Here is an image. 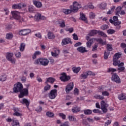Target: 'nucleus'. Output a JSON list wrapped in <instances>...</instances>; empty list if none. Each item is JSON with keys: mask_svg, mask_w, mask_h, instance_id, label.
Here are the masks:
<instances>
[{"mask_svg": "<svg viewBox=\"0 0 126 126\" xmlns=\"http://www.w3.org/2000/svg\"><path fill=\"white\" fill-rule=\"evenodd\" d=\"M122 57V54L120 53H116L114 57L113 60V65L115 66H118V70H120V71H124L125 69H126V67L124 66L125 65V63L124 62H121L119 59Z\"/></svg>", "mask_w": 126, "mask_h": 126, "instance_id": "1", "label": "nucleus"}, {"mask_svg": "<svg viewBox=\"0 0 126 126\" xmlns=\"http://www.w3.org/2000/svg\"><path fill=\"white\" fill-rule=\"evenodd\" d=\"M70 9H63V12L64 13V14H70L71 12H77L78 11V9L79 8H81V5L77 1H74L73 2V6L70 5Z\"/></svg>", "mask_w": 126, "mask_h": 126, "instance_id": "2", "label": "nucleus"}, {"mask_svg": "<svg viewBox=\"0 0 126 126\" xmlns=\"http://www.w3.org/2000/svg\"><path fill=\"white\" fill-rule=\"evenodd\" d=\"M23 89V85L21 83L18 82L14 85L13 91L14 93H18V92L20 93Z\"/></svg>", "mask_w": 126, "mask_h": 126, "instance_id": "3", "label": "nucleus"}, {"mask_svg": "<svg viewBox=\"0 0 126 126\" xmlns=\"http://www.w3.org/2000/svg\"><path fill=\"white\" fill-rule=\"evenodd\" d=\"M39 63L41 65L46 66V65H48V60L47 59L40 58L35 60L34 63V64H39Z\"/></svg>", "mask_w": 126, "mask_h": 126, "instance_id": "4", "label": "nucleus"}, {"mask_svg": "<svg viewBox=\"0 0 126 126\" xmlns=\"http://www.w3.org/2000/svg\"><path fill=\"white\" fill-rule=\"evenodd\" d=\"M6 58L8 62H11V63H13L14 64L15 63L16 60H15V58H13V53L9 52L7 53Z\"/></svg>", "mask_w": 126, "mask_h": 126, "instance_id": "5", "label": "nucleus"}, {"mask_svg": "<svg viewBox=\"0 0 126 126\" xmlns=\"http://www.w3.org/2000/svg\"><path fill=\"white\" fill-rule=\"evenodd\" d=\"M101 109L103 113V114H106L108 112V109L107 108L109 107V104H107L105 101L102 100L100 102Z\"/></svg>", "mask_w": 126, "mask_h": 126, "instance_id": "6", "label": "nucleus"}, {"mask_svg": "<svg viewBox=\"0 0 126 126\" xmlns=\"http://www.w3.org/2000/svg\"><path fill=\"white\" fill-rule=\"evenodd\" d=\"M29 95V92L28 89H22L20 92L19 98H23L24 96H28Z\"/></svg>", "mask_w": 126, "mask_h": 126, "instance_id": "7", "label": "nucleus"}, {"mask_svg": "<svg viewBox=\"0 0 126 126\" xmlns=\"http://www.w3.org/2000/svg\"><path fill=\"white\" fill-rule=\"evenodd\" d=\"M12 15L14 18V19H16V20H19V21H21V17H20V13L17 11H13L11 12Z\"/></svg>", "mask_w": 126, "mask_h": 126, "instance_id": "8", "label": "nucleus"}, {"mask_svg": "<svg viewBox=\"0 0 126 126\" xmlns=\"http://www.w3.org/2000/svg\"><path fill=\"white\" fill-rule=\"evenodd\" d=\"M57 95H58V90H52L49 94V97L50 99H55L57 97Z\"/></svg>", "mask_w": 126, "mask_h": 126, "instance_id": "9", "label": "nucleus"}, {"mask_svg": "<svg viewBox=\"0 0 126 126\" xmlns=\"http://www.w3.org/2000/svg\"><path fill=\"white\" fill-rule=\"evenodd\" d=\"M60 78L61 81H63V82H66V81H68V80L70 79V77L66 75V73H63Z\"/></svg>", "mask_w": 126, "mask_h": 126, "instance_id": "10", "label": "nucleus"}, {"mask_svg": "<svg viewBox=\"0 0 126 126\" xmlns=\"http://www.w3.org/2000/svg\"><path fill=\"white\" fill-rule=\"evenodd\" d=\"M111 79L112 81H114L116 83H121V79H120V77L117 74V73H114L112 75Z\"/></svg>", "mask_w": 126, "mask_h": 126, "instance_id": "11", "label": "nucleus"}, {"mask_svg": "<svg viewBox=\"0 0 126 126\" xmlns=\"http://www.w3.org/2000/svg\"><path fill=\"white\" fill-rule=\"evenodd\" d=\"M13 110L14 112L13 114V116H16V117H21L22 116V114L19 112H20V109L17 107H13Z\"/></svg>", "mask_w": 126, "mask_h": 126, "instance_id": "12", "label": "nucleus"}, {"mask_svg": "<svg viewBox=\"0 0 126 126\" xmlns=\"http://www.w3.org/2000/svg\"><path fill=\"white\" fill-rule=\"evenodd\" d=\"M72 89H73V83H70L65 87L66 93L68 94Z\"/></svg>", "mask_w": 126, "mask_h": 126, "instance_id": "13", "label": "nucleus"}, {"mask_svg": "<svg viewBox=\"0 0 126 126\" xmlns=\"http://www.w3.org/2000/svg\"><path fill=\"white\" fill-rule=\"evenodd\" d=\"M31 32V30L30 29H24L19 32V35H22L23 36H25V35H27V34H29Z\"/></svg>", "mask_w": 126, "mask_h": 126, "instance_id": "14", "label": "nucleus"}, {"mask_svg": "<svg viewBox=\"0 0 126 126\" xmlns=\"http://www.w3.org/2000/svg\"><path fill=\"white\" fill-rule=\"evenodd\" d=\"M21 7H26V4L23 3H19L17 4H14L12 5V8L14 9H20Z\"/></svg>", "mask_w": 126, "mask_h": 126, "instance_id": "15", "label": "nucleus"}, {"mask_svg": "<svg viewBox=\"0 0 126 126\" xmlns=\"http://www.w3.org/2000/svg\"><path fill=\"white\" fill-rule=\"evenodd\" d=\"M20 103L23 105H25L27 108L28 109L29 108V105H30V101L26 98H23L22 100L20 101Z\"/></svg>", "mask_w": 126, "mask_h": 126, "instance_id": "16", "label": "nucleus"}, {"mask_svg": "<svg viewBox=\"0 0 126 126\" xmlns=\"http://www.w3.org/2000/svg\"><path fill=\"white\" fill-rule=\"evenodd\" d=\"M34 19L36 20V21H39V20H44L46 19V18L44 16H42L41 14L40 13H37L34 16Z\"/></svg>", "mask_w": 126, "mask_h": 126, "instance_id": "17", "label": "nucleus"}, {"mask_svg": "<svg viewBox=\"0 0 126 126\" xmlns=\"http://www.w3.org/2000/svg\"><path fill=\"white\" fill-rule=\"evenodd\" d=\"M71 40L69 38H65L62 40V46H65V45H67L71 43Z\"/></svg>", "mask_w": 126, "mask_h": 126, "instance_id": "18", "label": "nucleus"}, {"mask_svg": "<svg viewBox=\"0 0 126 126\" xmlns=\"http://www.w3.org/2000/svg\"><path fill=\"white\" fill-rule=\"evenodd\" d=\"M77 51L79 52V53H81V54H84V53H87V52H88V50H86V48L83 46L77 48Z\"/></svg>", "mask_w": 126, "mask_h": 126, "instance_id": "19", "label": "nucleus"}, {"mask_svg": "<svg viewBox=\"0 0 126 126\" xmlns=\"http://www.w3.org/2000/svg\"><path fill=\"white\" fill-rule=\"evenodd\" d=\"M80 20H82V21H84L85 23H88V21L87 20V18L85 17V15L83 13H80Z\"/></svg>", "mask_w": 126, "mask_h": 126, "instance_id": "20", "label": "nucleus"}, {"mask_svg": "<svg viewBox=\"0 0 126 126\" xmlns=\"http://www.w3.org/2000/svg\"><path fill=\"white\" fill-rule=\"evenodd\" d=\"M32 2L35 6H36V7H37V8H40V7H42V3L41 2L36 0H33Z\"/></svg>", "mask_w": 126, "mask_h": 126, "instance_id": "21", "label": "nucleus"}, {"mask_svg": "<svg viewBox=\"0 0 126 126\" xmlns=\"http://www.w3.org/2000/svg\"><path fill=\"white\" fill-rule=\"evenodd\" d=\"M97 33H98V31H97V30H93L90 32L88 34V36H90L91 37H92L94 35H96Z\"/></svg>", "mask_w": 126, "mask_h": 126, "instance_id": "22", "label": "nucleus"}, {"mask_svg": "<svg viewBox=\"0 0 126 126\" xmlns=\"http://www.w3.org/2000/svg\"><path fill=\"white\" fill-rule=\"evenodd\" d=\"M71 111L73 113H78V112H80V107L77 106L74 107L72 108Z\"/></svg>", "mask_w": 126, "mask_h": 126, "instance_id": "23", "label": "nucleus"}, {"mask_svg": "<svg viewBox=\"0 0 126 126\" xmlns=\"http://www.w3.org/2000/svg\"><path fill=\"white\" fill-rule=\"evenodd\" d=\"M48 39L52 40L53 39H55V38H56V36L55 34H54V33L52 32H49L48 34Z\"/></svg>", "mask_w": 126, "mask_h": 126, "instance_id": "24", "label": "nucleus"}, {"mask_svg": "<svg viewBox=\"0 0 126 126\" xmlns=\"http://www.w3.org/2000/svg\"><path fill=\"white\" fill-rule=\"evenodd\" d=\"M93 39L94 38H91L87 42V48H91V46L92 44H93Z\"/></svg>", "mask_w": 126, "mask_h": 126, "instance_id": "25", "label": "nucleus"}, {"mask_svg": "<svg viewBox=\"0 0 126 126\" xmlns=\"http://www.w3.org/2000/svg\"><path fill=\"white\" fill-rule=\"evenodd\" d=\"M122 23V22L121 21H118V22H116L114 23V26L116 27V29L119 30L121 29V24Z\"/></svg>", "mask_w": 126, "mask_h": 126, "instance_id": "26", "label": "nucleus"}, {"mask_svg": "<svg viewBox=\"0 0 126 126\" xmlns=\"http://www.w3.org/2000/svg\"><path fill=\"white\" fill-rule=\"evenodd\" d=\"M25 43H22L20 45L19 49L20 52H24V50H25V47H26Z\"/></svg>", "mask_w": 126, "mask_h": 126, "instance_id": "27", "label": "nucleus"}, {"mask_svg": "<svg viewBox=\"0 0 126 126\" xmlns=\"http://www.w3.org/2000/svg\"><path fill=\"white\" fill-rule=\"evenodd\" d=\"M116 71H117V69L114 68H108L107 71L108 73H111V74H113Z\"/></svg>", "mask_w": 126, "mask_h": 126, "instance_id": "28", "label": "nucleus"}, {"mask_svg": "<svg viewBox=\"0 0 126 126\" xmlns=\"http://www.w3.org/2000/svg\"><path fill=\"white\" fill-rule=\"evenodd\" d=\"M94 98L95 99H97L98 100H104V97L103 95H99V94H95L94 95Z\"/></svg>", "mask_w": 126, "mask_h": 126, "instance_id": "29", "label": "nucleus"}, {"mask_svg": "<svg viewBox=\"0 0 126 126\" xmlns=\"http://www.w3.org/2000/svg\"><path fill=\"white\" fill-rule=\"evenodd\" d=\"M80 69H81L80 67L72 68V70L74 73H78L79 71H80Z\"/></svg>", "mask_w": 126, "mask_h": 126, "instance_id": "30", "label": "nucleus"}, {"mask_svg": "<svg viewBox=\"0 0 126 126\" xmlns=\"http://www.w3.org/2000/svg\"><path fill=\"white\" fill-rule=\"evenodd\" d=\"M12 125V126H20L18 120H13Z\"/></svg>", "mask_w": 126, "mask_h": 126, "instance_id": "31", "label": "nucleus"}, {"mask_svg": "<svg viewBox=\"0 0 126 126\" xmlns=\"http://www.w3.org/2000/svg\"><path fill=\"white\" fill-rule=\"evenodd\" d=\"M40 55H41V52L38 51H36L32 56V59H33V60H35V59L37 58V56H39Z\"/></svg>", "mask_w": 126, "mask_h": 126, "instance_id": "32", "label": "nucleus"}, {"mask_svg": "<svg viewBox=\"0 0 126 126\" xmlns=\"http://www.w3.org/2000/svg\"><path fill=\"white\" fill-rule=\"evenodd\" d=\"M121 10H122V7L121 6L117 7L116 8V12H115L116 15L119 16L120 15L119 14V12H121Z\"/></svg>", "mask_w": 126, "mask_h": 126, "instance_id": "33", "label": "nucleus"}, {"mask_svg": "<svg viewBox=\"0 0 126 126\" xmlns=\"http://www.w3.org/2000/svg\"><path fill=\"white\" fill-rule=\"evenodd\" d=\"M84 113L85 115H91L92 114V110L90 109H86L84 110Z\"/></svg>", "mask_w": 126, "mask_h": 126, "instance_id": "34", "label": "nucleus"}, {"mask_svg": "<svg viewBox=\"0 0 126 126\" xmlns=\"http://www.w3.org/2000/svg\"><path fill=\"white\" fill-rule=\"evenodd\" d=\"M118 99L119 100H125L126 99V95L124 94H121L118 95Z\"/></svg>", "mask_w": 126, "mask_h": 126, "instance_id": "35", "label": "nucleus"}, {"mask_svg": "<svg viewBox=\"0 0 126 126\" xmlns=\"http://www.w3.org/2000/svg\"><path fill=\"white\" fill-rule=\"evenodd\" d=\"M6 80V75L3 74L0 77V81H5Z\"/></svg>", "mask_w": 126, "mask_h": 126, "instance_id": "36", "label": "nucleus"}, {"mask_svg": "<svg viewBox=\"0 0 126 126\" xmlns=\"http://www.w3.org/2000/svg\"><path fill=\"white\" fill-rule=\"evenodd\" d=\"M15 55L17 59H19L21 58V53L18 51H16V52L15 53Z\"/></svg>", "mask_w": 126, "mask_h": 126, "instance_id": "37", "label": "nucleus"}, {"mask_svg": "<svg viewBox=\"0 0 126 126\" xmlns=\"http://www.w3.org/2000/svg\"><path fill=\"white\" fill-rule=\"evenodd\" d=\"M56 81V79L52 77H49L48 78V82H49L50 83H51V84H53Z\"/></svg>", "mask_w": 126, "mask_h": 126, "instance_id": "38", "label": "nucleus"}, {"mask_svg": "<svg viewBox=\"0 0 126 126\" xmlns=\"http://www.w3.org/2000/svg\"><path fill=\"white\" fill-rule=\"evenodd\" d=\"M28 9L29 11H30V12H33V11H35V9L34 8V6L32 5L29 6Z\"/></svg>", "mask_w": 126, "mask_h": 126, "instance_id": "39", "label": "nucleus"}, {"mask_svg": "<svg viewBox=\"0 0 126 126\" xmlns=\"http://www.w3.org/2000/svg\"><path fill=\"white\" fill-rule=\"evenodd\" d=\"M106 7H107V3L103 2L100 4V8L101 9H106Z\"/></svg>", "mask_w": 126, "mask_h": 126, "instance_id": "40", "label": "nucleus"}, {"mask_svg": "<svg viewBox=\"0 0 126 126\" xmlns=\"http://www.w3.org/2000/svg\"><path fill=\"white\" fill-rule=\"evenodd\" d=\"M97 33L98 35H100V36H103V37H107V34H106V33L102 31H97Z\"/></svg>", "mask_w": 126, "mask_h": 126, "instance_id": "41", "label": "nucleus"}, {"mask_svg": "<svg viewBox=\"0 0 126 126\" xmlns=\"http://www.w3.org/2000/svg\"><path fill=\"white\" fill-rule=\"evenodd\" d=\"M81 76L83 79H86V78L88 77L87 72H85L83 73H82L81 75Z\"/></svg>", "mask_w": 126, "mask_h": 126, "instance_id": "42", "label": "nucleus"}, {"mask_svg": "<svg viewBox=\"0 0 126 126\" xmlns=\"http://www.w3.org/2000/svg\"><path fill=\"white\" fill-rule=\"evenodd\" d=\"M13 38V34L12 33H7L6 35V39H12Z\"/></svg>", "mask_w": 126, "mask_h": 126, "instance_id": "43", "label": "nucleus"}, {"mask_svg": "<svg viewBox=\"0 0 126 126\" xmlns=\"http://www.w3.org/2000/svg\"><path fill=\"white\" fill-rule=\"evenodd\" d=\"M68 119H69V120L71 122H74L76 121V118H75L74 116H69Z\"/></svg>", "mask_w": 126, "mask_h": 126, "instance_id": "44", "label": "nucleus"}, {"mask_svg": "<svg viewBox=\"0 0 126 126\" xmlns=\"http://www.w3.org/2000/svg\"><path fill=\"white\" fill-rule=\"evenodd\" d=\"M86 72L88 76L89 75H93V76H95V75H96V74L94 72L91 71H87Z\"/></svg>", "mask_w": 126, "mask_h": 126, "instance_id": "45", "label": "nucleus"}, {"mask_svg": "<svg viewBox=\"0 0 126 126\" xmlns=\"http://www.w3.org/2000/svg\"><path fill=\"white\" fill-rule=\"evenodd\" d=\"M107 51H109V52H112L113 51V48H112V45L110 44H107Z\"/></svg>", "mask_w": 126, "mask_h": 126, "instance_id": "46", "label": "nucleus"}, {"mask_svg": "<svg viewBox=\"0 0 126 126\" xmlns=\"http://www.w3.org/2000/svg\"><path fill=\"white\" fill-rule=\"evenodd\" d=\"M108 28H109V26L107 25H103L100 27L101 30H106V29H108Z\"/></svg>", "mask_w": 126, "mask_h": 126, "instance_id": "47", "label": "nucleus"}, {"mask_svg": "<svg viewBox=\"0 0 126 126\" xmlns=\"http://www.w3.org/2000/svg\"><path fill=\"white\" fill-rule=\"evenodd\" d=\"M109 55H110V52H107L106 51H105L104 59H105V60H107V59H108V57H109Z\"/></svg>", "mask_w": 126, "mask_h": 126, "instance_id": "48", "label": "nucleus"}, {"mask_svg": "<svg viewBox=\"0 0 126 126\" xmlns=\"http://www.w3.org/2000/svg\"><path fill=\"white\" fill-rule=\"evenodd\" d=\"M48 117L49 118H54L55 117V114H54V113L51 112H48Z\"/></svg>", "mask_w": 126, "mask_h": 126, "instance_id": "49", "label": "nucleus"}, {"mask_svg": "<svg viewBox=\"0 0 126 126\" xmlns=\"http://www.w3.org/2000/svg\"><path fill=\"white\" fill-rule=\"evenodd\" d=\"M93 113L95 114H101L102 111H100L99 109H94L93 110Z\"/></svg>", "mask_w": 126, "mask_h": 126, "instance_id": "50", "label": "nucleus"}, {"mask_svg": "<svg viewBox=\"0 0 126 126\" xmlns=\"http://www.w3.org/2000/svg\"><path fill=\"white\" fill-rule=\"evenodd\" d=\"M102 95L103 96H109V95H110V93H109V92H108L107 91H103L102 92Z\"/></svg>", "mask_w": 126, "mask_h": 126, "instance_id": "51", "label": "nucleus"}, {"mask_svg": "<svg viewBox=\"0 0 126 126\" xmlns=\"http://www.w3.org/2000/svg\"><path fill=\"white\" fill-rule=\"evenodd\" d=\"M115 32H116V31L113 29H109L108 30H107V33L108 34H114Z\"/></svg>", "mask_w": 126, "mask_h": 126, "instance_id": "52", "label": "nucleus"}, {"mask_svg": "<svg viewBox=\"0 0 126 126\" xmlns=\"http://www.w3.org/2000/svg\"><path fill=\"white\" fill-rule=\"evenodd\" d=\"M60 126H69V122H68V121H66L64 123L60 125Z\"/></svg>", "mask_w": 126, "mask_h": 126, "instance_id": "53", "label": "nucleus"}, {"mask_svg": "<svg viewBox=\"0 0 126 126\" xmlns=\"http://www.w3.org/2000/svg\"><path fill=\"white\" fill-rule=\"evenodd\" d=\"M111 123H112V120H107V121L104 123V126H110V125H111Z\"/></svg>", "mask_w": 126, "mask_h": 126, "instance_id": "54", "label": "nucleus"}, {"mask_svg": "<svg viewBox=\"0 0 126 126\" xmlns=\"http://www.w3.org/2000/svg\"><path fill=\"white\" fill-rule=\"evenodd\" d=\"M59 23L61 24L60 25V27H62V28H63V27H64L65 26V22L63 20L62 22H61H61H59Z\"/></svg>", "mask_w": 126, "mask_h": 126, "instance_id": "55", "label": "nucleus"}, {"mask_svg": "<svg viewBox=\"0 0 126 126\" xmlns=\"http://www.w3.org/2000/svg\"><path fill=\"white\" fill-rule=\"evenodd\" d=\"M42 110V107L41 106H38L36 109L35 111L37 113H40V112H41Z\"/></svg>", "mask_w": 126, "mask_h": 126, "instance_id": "56", "label": "nucleus"}, {"mask_svg": "<svg viewBox=\"0 0 126 126\" xmlns=\"http://www.w3.org/2000/svg\"><path fill=\"white\" fill-rule=\"evenodd\" d=\"M97 47H98V44H94V46H93V49H92L93 52L94 51H96Z\"/></svg>", "mask_w": 126, "mask_h": 126, "instance_id": "57", "label": "nucleus"}, {"mask_svg": "<svg viewBox=\"0 0 126 126\" xmlns=\"http://www.w3.org/2000/svg\"><path fill=\"white\" fill-rule=\"evenodd\" d=\"M59 116L61 117L63 120H65L66 116L63 113H59Z\"/></svg>", "mask_w": 126, "mask_h": 126, "instance_id": "58", "label": "nucleus"}, {"mask_svg": "<svg viewBox=\"0 0 126 126\" xmlns=\"http://www.w3.org/2000/svg\"><path fill=\"white\" fill-rule=\"evenodd\" d=\"M73 36V39L75 40H78V36H77V34L74 33L72 35Z\"/></svg>", "mask_w": 126, "mask_h": 126, "instance_id": "59", "label": "nucleus"}, {"mask_svg": "<svg viewBox=\"0 0 126 126\" xmlns=\"http://www.w3.org/2000/svg\"><path fill=\"white\" fill-rule=\"evenodd\" d=\"M120 47L122 49H126V44L125 43H122L120 45Z\"/></svg>", "mask_w": 126, "mask_h": 126, "instance_id": "60", "label": "nucleus"}, {"mask_svg": "<svg viewBox=\"0 0 126 126\" xmlns=\"http://www.w3.org/2000/svg\"><path fill=\"white\" fill-rule=\"evenodd\" d=\"M87 6H88V7H89V8H91V9L94 8V6L91 3H88L87 5Z\"/></svg>", "mask_w": 126, "mask_h": 126, "instance_id": "61", "label": "nucleus"}, {"mask_svg": "<svg viewBox=\"0 0 126 126\" xmlns=\"http://www.w3.org/2000/svg\"><path fill=\"white\" fill-rule=\"evenodd\" d=\"M95 17V14L93 13V12H91L90 13V18H91V19H93Z\"/></svg>", "mask_w": 126, "mask_h": 126, "instance_id": "62", "label": "nucleus"}, {"mask_svg": "<svg viewBox=\"0 0 126 126\" xmlns=\"http://www.w3.org/2000/svg\"><path fill=\"white\" fill-rule=\"evenodd\" d=\"M54 53L56 54V55H57V56H59V55H60V50L55 49Z\"/></svg>", "mask_w": 126, "mask_h": 126, "instance_id": "63", "label": "nucleus"}, {"mask_svg": "<svg viewBox=\"0 0 126 126\" xmlns=\"http://www.w3.org/2000/svg\"><path fill=\"white\" fill-rule=\"evenodd\" d=\"M78 89H75L74 91V95H78Z\"/></svg>", "mask_w": 126, "mask_h": 126, "instance_id": "64", "label": "nucleus"}]
</instances>
